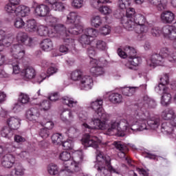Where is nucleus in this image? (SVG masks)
Here are the masks:
<instances>
[{
    "instance_id": "nucleus-48",
    "label": "nucleus",
    "mask_w": 176,
    "mask_h": 176,
    "mask_svg": "<svg viewBox=\"0 0 176 176\" xmlns=\"http://www.w3.org/2000/svg\"><path fill=\"white\" fill-rule=\"evenodd\" d=\"M36 31L40 36H47L49 35V30L46 26L39 25Z\"/></svg>"
},
{
    "instance_id": "nucleus-12",
    "label": "nucleus",
    "mask_w": 176,
    "mask_h": 176,
    "mask_svg": "<svg viewBox=\"0 0 176 176\" xmlns=\"http://www.w3.org/2000/svg\"><path fill=\"white\" fill-rule=\"evenodd\" d=\"M89 65L91 67L90 72L93 76H100V75H104V69L101 65V62L96 59H92L90 60Z\"/></svg>"
},
{
    "instance_id": "nucleus-27",
    "label": "nucleus",
    "mask_w": 176,
    "mask_h": 176,
    "mask_svg": "<svg viewBox=\"0 0 176 176\" xmlns=\"http://www.w3.org/2000/svg\"><path fill=\"white\" fill-rule=\"evenodd\" d=\"M39 111L36 109L32 108L26 112V118L30 122H36L39 118Z\"/></svg>"
},
{
    "instance_id": "nucleus-61",
    "label": "nucleus",
    "mask_w": 176,
    "mask_h": 176,
    "mask_svg": "<svg viewBox=\"0 0 176 176\" xmlns=\"http://www.w3.org/2000/svg\"><path fill=\"white\" fill-rule=\"evenodd\" d=\"M96 47L98 50H105L107 49V43L103 41L98 40L96 41Z\"/></svg>"
},
{
    "instance_id": "nucleus-13",
    "label": "nucleus",
    "mask_w": 176,
    "mask_h": 176,
    "mask_svg": "<svg viewBox=\"0 0 176 176\" xmlns=\"http://www.w3.org/2000/svg\"><path fill=\"white\" fill-rule=\"evenodd\" d=\"M94 81L91 76L89 75H83L80 80L79 87L81 90H91Z\"/></svg>"
},
{
    "instance_id": "nucleus-28",
    "label": "nucleus",
    "mask_w": 176,
    "mask_h": 176,
    "mask_svg": "<svg viewBox=\"0 0 176 176\" xmlns=\"http://www.w3.org/2000/svg\"><path fill=\"white\" fill-rule=\"evenodd\" d=\"M30 12L31 10H30V8L25 6H18L16 7V15L19 17H27V16L30 15Z\"/></svg>"
},
{
    "instance_id": "nucleus-2",
    "label": "nucleus",
    "mask_w": 176,
    "mask_h": 176,
    "mask_svg": "<svg viewBox=\"0 0 176 176\" xmlns=\"http://www.w3.org/2000/svg\"><path fill=\"white\" fill-rule=\"evenodd\" d=\"M97 163L95 165L98 173L101 176H111V173L115 174H120L119 169H116L111 164V157L109 155H104L102 152H100L96 155Z\"/></svg>"
},
{
    "instance_id": "nucleus-9",
    "label": "nucleus",
    "mask_w": 176,
    "mask_h": 176,
    "mask_svg": "<svg viewBox=\"0 0 176 176\" xmlns=\"http://www.w3.org/2000/svg\"><path fill=\"white\" fill-rule=\"evenodd\" d=\"M104 101L102 99H96V100L91 103V108L95 111L98 116L102 119V122L108 120L109 115L107 114L104 108H102V104Z\"/></svg>"
},
{
    "instance_id": "nucleus-3",
    "label": "nucleus",
    "mask_w": 176,
    "mask_h": 176,
    "mask_svg": "<svg viewBox=\"0 0 176 176\" xmlns=\"http://www.w3.org/2000/svg\"><path fill=\"white\" fill-rule=\"evenodd\" d=\"M166 58L170 63H175L176 52L173 47L170 49L167 47L162 48L159 54H155L151 56V61L153 65L156 67V65H162Z\"/></svg>"
},
{
    "instance_id": "nucleus-45",
    "label": "nucleus",
    "mask_w": 176,
    "mask_h": 176,
    "mask_svg": "<svg viewBox=\"0 0 176 176\" xmlns=\"http://www.w3.org/2000/svg\"><path fill=\"white\" fill-rule=\"evenodd\" d=\"M18 101L21 104H28L30 102V96L23 92L19 93Z\"/></svg>"
},
{
    "instance_id": "nucleus-20",
    "label": "nucleus",
    "mask_w": 176,
    "mask_h": 176,
    "mask_svg": "<svg viewBox=\"0 0 176 176\" xmlns=\"http://www.w3.org/2000/svg\"><path fill=\"white\" fill-rule=\"evenodd\" d=\"M34 13L36 16H39L40 17L47 16L49 13H50V8L45 4L38 5L34 10Z\"/></svg>"
},
{
    "instance_id": "nucleus-18",
    "label": "nucleus",
    "mask_w": 176,
    "mask_h": 176,
    "mask_svg": "<svg viewBox=\"0 0 176 176\" xmlns=\"http://www.w3.org/2000/svg\"><path fill=\"white\" fill-rule=\"evenodd\" d=\"M160 19L164 24H171L175 20V14L170 10L162 12Z\"/></svg>"
},
{
    "instance_id": "nucleus-32",
    "label": "nucleus",
    "mask_w": 176,
    "mask_h": 176,
    "mask_svg": "<svg viewBox=\"0 0 176 176\" xmlns=\"http://www.w3.org/2000/svg\"><path fill=\"white\" fill-rule=\"evenodd\" d=\"M109 100L112 104H120L123 101V96L119 93H112L109 96Z\"/></svg>"
},
{
    "instance_id": "nucleus-16",
    "label": "nucleus",
    "mask_w": 176,
    "mask_h": 176,
    "mask_svg": "<svg viewBox=\"0 0 176 176\" xmlns=\"http://www.w3.org/2000/svg\"><path fill=\"white\" fill-rule=\"evenodd\" d=\"M15 162H16V159L14 158V156H13V155L6 154L1 158V163L2 167H4V168H12Z\"/></svg>"
},
{
    "instance_id": "nucleus-23",
    "label": "nucleus",
    "mask_w": 176,
    "mask_h": 176,
    "mask_svg": "<svg viewBox=\"0 0 176 176\" xmlns=\"http://www.w3.org/2000/svg\"><path fill=\"white\" fill-rule=\"evenodd\" d=\"M142 59L138 56H133V58H130L129 61L125 64V67L129 69H135V67H138Z\"/></svg>"
},
{
    "instance_id": "nucleus-54",
    "label": "nucleus",
    "mask_w": 176,
    "mask_h": 176,
    "mask_svg": "<svg viewBox=\"0 0 176 176\" xmlns=\"http://www.w3.org/2000/svg\"><path fill=\"white\" fill-rule=\"evenodd\" d=\"M52 6L53 9L56 12H63L64 10H65V6H64V3L61 2L57 1Z\"/></svg>"
},
{
    "instance_id": "nucleus-43",
    "label": "nucleus",
    "mask_w": 176,
    "mask_h": 176,
    "mask_svg": "<svg viewBox=\"0 0 176 176\" xmlns=\"http://www.w3.org/2000/svg\"><path fill=\"white\" fill-rule=\"evenodd\" d=\"M14 26L18 30H21V28L25 27V22L21 17H16L14 21Z\"/></svg>"
},
{
    "instance_id": "nucleus-24",
    "label": "nucleus",
    "mask_w": 176,
    "mask_h": 176,
    "mask_svg": "<svg viewBox=\"0 0 176 176\" xmlns=\"http://www.w3.org/2000/svg\"><path fill=\"white\" fill-rule=\"evenodd\" d=\"M171 94H170L168 88H164L163 89V95L161 99V104L164 107H167V105H170L171 104L172 100Z\"/></svg>"
},
{
    "instance_id": "nucleus-53",
    "label": "nucleus",
    "mask_w": 176,
    "mask_h": 176,
    "mask_svg": "<svg viewBox=\"0 0 176 176\" xmlns=\"http://www.w3.org/2000/svg\"><path fill=\"white\" fill-rule=\"evenodd\" d=\"M71 5L74 9H80L85 3L83 0H72Z\"/></svg>"
},
{
    "instance_id": "nucleus-1",
    "label": "nucleus",
    "mask_w": 176,
    "mask_h": 176,
    "mask_svg": "<svg viewBox=\"0 0 176 176\" xmlns=\"http://www.w3.org/2000/svg\"><path fill=\"white\" fill-rule=\"evenodd\" d=\"M137 121L135 118H131L129 120L126 119L111 120L108 124L105 121L96 118L88 122V124L84 122L83 127L88 130H106L105 134L107 135H115L118 133H134V131L138 130V128H134Z\"/></svg>"
},
{
    "instance_id": "nucleus-52",
    "label": "nucleus",
    "mask_w": 176,
    "mask_h": 176,
    "mask_svg": "<svg viewBox=\"0 0 176 176\" xmlns=\"http://www.w3.org/2000/svg\"><path fill=\"white\" fill-rule=\"evenodd\" d=\"M25 171V169L21 165H16L14 168V175L23 176L24 175Z\"/></svg>"
},
{
    "instance_id": "nucleus-4",
    "label": "nucleus",
    "mask_w": 176,
    "mask_h": 176,
    "mask_svg": "<svg viewBox=\"0 0 176 176\" xmlns=\"http://www.w3.org/2000/svg\"><path fill=\"white\" fill-rule=\"evenodd\" d=\"M133 23L130 24V27H132V31H135L136 34H139L140 38L145 36L148 33L149 28L146 24V19L141 14H138L135 16L133 19Z\"/></svg>"
},
{
    "instance_id": "nucleus-57",
    "label": "nucleus",
    "mask_w": 176,
    "mask_h": 176,
    "mask_svg": "<svg viewBox=\"0 0 176 176\" xmlns=\"http://www.w3.org/2000/svg\"><path fill=\"white\" fill-rule=\"evenodd\" d=\"M67 115L69 116V120H74V113L72 111H63L61 114V119L63 120V122H65L67 120Z\"/></svg>"
},
{
    "instance_id": "nucleus-41",
    "label": "nucleus",
    "mask_w": 176,
    "mask_h": 176,
    "mask_svg": "<svg viewBox=\"0 0 176 176\" xmlns=\"http://www.w3.org/2000/svg\"><path fill=\"white\" fill-rule=\"evenodd\" d=\"M5 10L8 14H14L16 16L17 14V6L8 3L5 6Z\"/></svg>"
},
{
    "instance_id": "nucleus-36",
    "label": "nucleus",
    "mask_w": 176,
    "mask_h": 176,
    "mask_svg": "<svg viewBox=\"0 0 176 176\" xmlns=\"http://www.w3.org/2000/svg\"><path fill=\"white\" fill-rule=\"evenodd\" d=\"M83 72L80 69H76L71 73V80L74 82H80V79L82 78Z\"/></svg>"
},
{
    "instance_id": "nucleus-38",
    "label": "nucleus",
    "mask_w": 176,
    "mask_h": 176,
    "mask_svg": "<svg viewBox=\"0 0 176 176\" xmlns=\"http://www.w3.org/2000/svg\"><path fill=\"white\" fill-rule=\"evenodd\" d=\"M170 126H173V127H176V115L173 116V118L170 120V123L164 122L162 124V128L164 129V130H166V131H167L168 133H170V131H171V130H173V129H171V127L168 126H170Z\"/></svg>"
},
{
    "instance_id": "nucleus-8",
    "label": "nucleus",
    "mask_w": 176,
    "mask_h": 176,
    "mask_svg": "<svg viewBox=\"0 0 176 176\" xmlns=\"http://www.w3.org/2000/svg\"><path fill=\"white\" fill-rule=\"evenodd\" d=\"M135 14V10L133 8L126 9V16L121 18V23L123 27L128 31H133V27L130 24H134V15Z\"/></svg>"
},
{
    "instance_id": "nucleus-11",
    "label": "nucleus",
    "mask_w": 176,
    "mask_h": 176,
    "mask_svg": "<svg viewBox=\"0 0 176 176\" xmlns=\"http://www.w3.org/2000/svg\"><path fill=\"white\" fill-rule=\"evenodd\" d=\"M82 145L85 146H91L92 148H98V144H101V140L96 136L85 135L81 140Z\"/></svg>"
},
{
    "instance_id": "nucleus-42",
    "label": "nucleus",
    "mask_w": 176,
    "mask_h": 176,
    "mask_svg": "<svg viewBox=\"0 0 176 176\" xmlns=\"http://www.w3.org/2000/svg\"><path fill=\"white\" fill-rule=\"evenodd\" d=\"M45 21L48 24V25L54 27H54L57 25L58 19L53 16L52 15H49L45 17Z\"/></svg>"
},
{
    "instance_id": "nucleus-44",
    "label": "nucleus",
    "mask_w": 176,
    "mask_h": 176,
    "mask_svg": "<svg viewBox=\"0 0 176 176\" xmlns=\"http://www.w3.org/2000/svg\"><path fill=\"white\" fill-rule=\"evenodd\" d=\"M131 0H118L117 2V6L119 9L124 10L127 9V6H130V2Z\"/></svg>"
},
{
    "instance_id": "nucleus-19",
    "label": "nucleus",
    "mask_w": 176,
    "mask_h": 176,
    "mask_svg": "<svg viewBox=\"0 0 176 176\" xmlns=\"http://www.w3.org/2000/svg\"><path fill=\"white\" fill-rule=\"evenodd\" d=\"M6 124L11 130H19L21 126V120L19 117H9L6 120Z\"/></svg>"
},
{
    "instance_id": "nucleus-51",
    "label": "nucleus",
    "mask_w": 176,
    "mask_h": 176,
    "mask_svg": "<svg viewBox=\"0 0 176 176\" xmlns=\"http://www.w3.org/2000/svg\"><path fill=\"white\" fill-rule=\"evenodd\" d=\"M136 89L137 87H134L124 88L122 89V94H124V96L131 97V96H133V94L135 93Z\"/></svg>"
},
{
    "instance_id": "nucleus-33",
    "label": "nucleus",
    "mask_w": 176,
    "mask_h": 176,
    "mask_svg": "<svg viewBox=\"0 0 176 176\" xmlns=\"http://www.w3.org/2000/svg\"><path fill=\"white\" fill-rule=\"evenodd\" d=\"M82 31L84 34H85L87 36H89L92 40L94 38H97V36H98V31L93 28H86Z\"/></svg>"
},
{
    "instance_id": "nucleus-40",
    "label": "nucleus",
    "mask_w": 176,
    "mask_h": 176,
    "mask_svg": "<svg viewBox=\"0 0 176 176\" xmlns=\"http://www.w3.org/2000/svg\"><path fill=\"white\" fill-rule=\"evenodd\" d=\"M1 135L5 138H12L13 137V131L9 126H4L1 129Z\"/></svg>"
},
{
    "instance_id": "nucleus-39",
    "label": "nucleus",
    "mask_w": 176,
    "mask_h": 176,
    "mask_svg": "<svg viewBox=\"0 0 176 176\" xmlns=\"http://www.w3.org/2000/svg\"><path fill=\"white\" fill-rule=\"evenodd\" d=\"M41 49L44 52H50L53 49V43L50 39H45L41 43Z\"/></svg>"
},
{
    "instance_id": "nucleus-10",
    "label": "nucleus",
    "mask_w": 176,
    "mask_h": 176,
    "mask_svg": "<svg viewBox=\"0 0 176 176\" xmlns=\"http://www.w3.org/2000/svg\"><path fill=\"white\" fill-rule=\"evenodd\" d=\"M54 30L56 31L57 34L61 35L62 39L66 45H74L75 43V40L69 38V34L72 33H69L68 30L67 31V28L64 25L58 23L54 27Z\"/></svg>"
},
{
    "instance_id": "nucleus-30",
    "label": "nucleus",
    "mask_w": 176,
    "mask_h": 176,
    "mask_svg": "<svg viewBox=\"0 0 176 176\" xmlns=\"http://www.w3.org/2000/svg\"><path fill=\"white\" fill-rule=\"evenodd\" d=\"M25 30L28 32H35L38 30V23L35 19H28L25 23Z\"/></svg>"
},
{
    "instance_id": "nucleus-56",
    "label": "nucleus",
    "mask_w": 176,
    "mask_h": 176,
    "mask_svg": "<svg viewBox=\"0 0 176 176\" xmlns=\"http://www.w3.org/2000/svg\"><path fill=\"white\" fill-rule=\"evenodd\" d=\"M60 145H62L63 148L66 151L72 149V148H74V143L72 142V140H67L65 142H62Z\"/></svg>"
},
{
    "instance_id": "nucleus-63",
    "label": "nucleus",
    "mask_w": 176,
    "mask_h": 176,
    "mask_svg": "<svg viewBox=\"0 0 176 176\" xmlns=\"http://www.w3.org/2000/svg\"><path fill=\"white\" fill-rule=\"evenodd\" d=\"M99 31L102 35H108L109 34H111V27L108 25H106L102 27Z\"/></svg>"
},
{
    "instance_id": "nucleus-35",
    "label": "nucleus",
    "mask_w": 176,
    "mask_h": 176,
    "mask_svg": "<svg viewBox=\"0 0 176 176\" xmlns=\"http://www.w3.org/2000/svg\"><path fill=\"white\" fill-rule=\"evenodd\" d=\"M91 25L95 28H98L102 25V18L99 15H94L91 16Z\"/></svg>"
},
{
    "instance_id": "nucleus-34",
    "label": "nucleus",
    "mask_w": 176,
    "mask_h": 176,
    "mask_svg": "<svg viewBox=\"0 0 176 176\" xmlns=\"http://www.w3.org/2000/svg\"><path fill=\"white\" fill-rule=\"evenodd\" d=\"M91 41L93 40L91 38L83 33L78 38V42L80 43L82 47H87V46H90Z\"/></svg>"
},
{
    "instance_id": "nucleus-49",
    "label": "nucleus",
    "mask_w": 176,
    "mask_h": 176,
    "mask_svg": "<svg viewBox=\"0 0 176 176\" xmlns=\"http://www.w3.org/2000/svg\"><path fill=\"white\" fill-rule=\"evenodd\" d=\"M160 81L161 83L159 84L158 89H160V90H162V87L163 90L166 89L164 86H166V85H168V75L164 74V76L160 78Z\"/></svg>"
},
{
    "instance_id": "nucleus-62",
    "label": "nucleus",
    "mask_w": 176,
    "mask_h": 176,
    "mask_svg": "<svg viewBox=\"0 0 176 176\" xmlns=\"http://www.w3.org/2000/svg\"><path fill=\"white\" fill-rule=\"evenodd\" d=\"M77 113H78L79 120L81 122H86L87 120V113L82 111V108L80 107V112L77 111Z\"/></svg>"
},
{
    "instance_id": "nucleus-46",
    "label": "nucleus",
    "mask_w": 176,
    "mask_h": 176,
    "mask_svg": "<svg viewBox=\"0 0 176 176\" xmlns=\"http://www.w3.org/2000/svg\"><path fill=\"white\" fill-rule=\"evenodd\" d=\"M52 141L55 145H61L63 144V135L59 133H55L52 136Z\"/></svg>"
},
{
    "instance_id": "nucleus-58",
    "label": "nucleus",
    "mask_w": 176,
    "mask_h": 176,
    "mask_svg": "<svg viewBox=\"0 0 176 176\" xmlns=\"http://www.w3.org/2000/svg\"><path fill=\"white\" fill-rule=\"evenodd\" d=\"M99 12L102 14H111L112 13V8L108 6H102L99 8Z\"/></svg>"
},
{
    "instance_id": "nucleus-47",
    "label": "nucleus",
    "mask_w": 176,
    "mask_h": 176,
    "mask_svg": "<svg viewBox=\"0 0 176 176\" xmlns=\"http://www.w3.org/2000/svg\"><path fill=\"white\" fill-rule=\"evenodd\" d=\"M124 50L126 52V54H128L127 56L129 58H132L133 57L137 56V51H135V49H134V47L126 46Z\"/></svg>"
},
{
    "instance_id": "nucleus-5",
    "label": "nucleus",
    "mask_w": 176,
    "mask_h": 176,
    "mask_svg": "<svg viewBox=\"0 0 176 176\" xmlns=\"http://www.w3.org/2000/svg\"><path fill=\"white\" fill-rule=\"evenodd\" d=\"M11 55L13 57L11 65H12L13 74H20V67L19 66V60H21L25 54V51L21 47V45L16 44L11 47L10 49Z\"/></svg>"
},
{
    "instance_id": "nucleus-29",
    "label": "nucleus",
    "mask_w": 176,
    "mask_h": 176,
    "mask_svg": "<svg viewBox=\"0 0 176 176\" xmlns=\"http://www.w3.org/2000/svg\"><path fill=\"white\" fill-rule=\"evenodd\" d=\"M62 102L64 105H67L69 108H74L78 105V102L74 98L68 96H65L62 98Z\"/></svg>"
},
{
    "instance_id": "nucleus-31",
    "label": "nucleus",
    "mask_w": 176,
    "mask_h": 176,
    "mask_svg": "<svg viewBox=\"0 0 176 176\" xmlns=\"http://www.w3.org/2000/svg\"><path fill=\"white\" fill-rule=\"evenodd\" d=\"M10 45V37L6 35V32L0 30V46H9Z\"/></svg>"
},
{
    "instance_id": "nucleus-64",
    "label": "nucleus",
    "mask_w": 176,
    "mask_h": 176,
    "mask_svg": "<svg viewBox=\"0 0 176 176\" xmlns=\"http://www.w3.org/2000/svg\"><path fill=\"white\" fill-rule=\"evenodd\" d=\"M39 135L42 138L46 139L47 137H49V135H50V132L49 129L43 128L40 130Z\"/></svg>"
},
{
    "instance_id": "nucleus-7",
    "label": "nucleus",
    "mask_w": 176,
    "mask_h": 176,
    "mask_svg": "<svg viewBox=\"0 0 176 176\" xmlns=\"http://www.w3.org/2000/svg\"><path fill=\"white\" fill-rule=\"evenodd\" d=\"M59 157L60 160L64 162L63 167L64 169L63 171H67V173H78L80 170V167H79L77 164H74V161H72V155L68 151L62 152Z\"/></svg>"
},
{
    "instance_id": "nucleus-50",
    "label": "nucleus",
    "mask_w": 176,
    "mask_h": 176,
    "mask_svg": "<svg viewBox=\"0 0 176 176\" xmlns=\"http://www.w3.org/2000/svg\"><path fill=\"white\" fill-rule=\"evenodd\" d=\"M47 171L50 175H57L58 174V167L56 164H51L47 167Z\"/></svg>"
},
{
    "instance_id": "nucleus-6",
    "label": "nucleus",
    "mask_w": 176,
    "mask_h": 176,
    "mask_svg": "<svg viewBox=\"0 0 176 176\" xmlns=\"http://www.w3.org/2000/svg\"><path fill=\"white\" fill-rule=\"evenodd\" d=\"M80 16L76 12H70L67 17V24H72L68 28V32L72 35H78L80 32H82L83 26L80 24Z\"/></svg>"
},
{
    "instance_id": "nucleus-60",
    "label": "nucleus",
    "mask_w": 176,
    "mask_h": 176,
    "mask_svg": "<svg viewBox=\"0 0 176 176\" xmlns=\"http://www.w3.org/2000/svg\"><path fill=\"white\" fill-rule=\"evenodd\" d=\"M39 107L41 111H49L50 109V102L49 100H44L40 104Z\"/></svg>"
},
{
    "instance_id": "nucleus-26",
    "label": "nucleus",
    "mask_w": 176,
    "mask_h": 176,
    "mask_svg": "<svg viewBox=\"0 0 176 176\" xmlns=\"http://www.w3.org/2000/svg\"><path fill=\"white\" fill-rule=\"evenodd\" d=\"M83 151L82 150L75 151L72 155L73 164H76L79 167V164L83 162Z\"/></svg>"
},
{
    "instance_id": "nucleus-17",
    "label": "nucleus",
    "mask_w": 176,
    "mask_h": 176,
    "mask_svg": "<svg viewBox=\"0 0 176 176\" xmlns=\"http://www.w3.org/2000/svg\"><path fill=\"white\" fill-rule=\"evenodd\" d=\"M16 41L21 45H25L26 46H31L32 43V38L28 36V34L24 32H19L16 34Z\"/></svg>"
},
{
    "instance_id": "nucleus-55",
    "label": "nucleus",
    "mask_w": 176,
    "mask_h": 176,
    "mask_svg": "<svg viewBox=\"0 0 176 176\" xmlns=\"http://www.w3.org/2000/svg\"><path fill=\"white\" fill-rule=\"evenodd\" d=\"M41 126H43L44 129L47 130H52L54 127V123L52 121H47L46 120H43V122L41 123Z\"/></svg>"
},
{
    "instance_id": "nucleus-15",
    "label": "nucleus",
    "mask_w": 176,
    "mask_h": 176,
    "mask_svg": "<svg viewBox=\"0 0 176 176\" xmlns=\"http://www.w3.org/2000/svg\"><path fill=\"white\" fill-rule=\"evenodd\" d=\"M113 145L116 146V149L120 151V153H118L119 157H121L122 159L124 157L126 160H128V163H130V160H127V157H126V153L129 152V147L127 145L122 142H114Z\"/></svg>"
},
{
    "instance_id": "nucleus-14",
    "label": "nucleus",
    "mask_w": 176,
    "mask_h": 176,
    "mask_svg": "<svg viewBox=\"0 0 176 176\" xmlns=\"http://www.w3.org/2000/svg\"><path fill=\"white\" fill-rule=\"evenodd\" d=\"M143 120H147V124L151 130H156L160 126V118L157 117H149V113H146L145 118H143Z\"/></svg>"
},
{
    "instance_id": "nucleus-21",
    "label": "nucleus",
    "mask_w": 176,
    "mask_h": 176,
    "mask_svg": "<svg viewBox=\"0 0 176 176\" xmlns=\"http://www.w3.org/2000/svg\"><path fill=\"white\" fill-rule=\"evenodd\" d=\"M21 74L24 79H28V80L34 79L36 76V71L32 67H25L21 70Z\"/></svg>"
},
{
    "instance_id": "nucleus-22",
    "label": "nucleus",
    "mask_w": 176,
    "mask_h": 176,
    "mask_svg": "<svg viewBox=\"0 0 176 176\" xmlns=\"http://www.w3.org/2000/svg\"><path fill=\"white\" fill-rule=\"evenodd\" d=\"M148 3L152 6H154L157 10H164L167 9V5H168V1L167 0H148Z\"/></svg>"
},
{
    "instance_id": "nucleus-59",
    "label": "nucleus",
    "mask_w": 176,
    "mask_h": 176,
    "mask_svg": "<svg viewBox=\"0 0 176 176\" xmlns=\"http://www.w3.org/2000/svg\"><path fill=\"white\" fill-rule=\"evenodd\" d=\"M151 35L153 36H160V34H162V35L164 36V34L163 33V29L160 30L158 27H154L151 29Z\"/></svg>"
},
{
    "instance_id": "nucleus-37",
    "label": "nucleus",
    "mask_w": 176,
    "mask_h": 176,
    "mask_svg": "<svg viewBox=\"0 0 176 176\" xmlns=\"http://www.w3.org/2000/svg\"><path fill=\"white\" fill-rule=\"evenodd\" d=\"M175 115V112L173 109H168L162 112V119L164 120H172Z\"/></svg>"
},
{
    "instance_id": "nucleus-25",
    "label": "nucleus",
    "mask_w": 176,
    "mask_h": 176,
    "mask_svg": "<svg viewBox=\"0 0 176 176\" xmlns=\"http://www.w3.org/2000/svg\"><path fill=\"white\" fill-rule=\"evenodd\" d=\"M146 116V113H143L141 116V118L139 119L138 122H137V120H135L136 123L135 126L137 124V123H138L139 126H133V129H138L137 130L133 131V133H135L136 131H142L143 130H146V122H148V120H144V118H145Z\"/></svg>"
}]
</instances>
